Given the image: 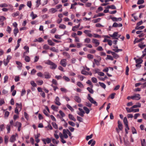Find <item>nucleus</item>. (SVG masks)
<instances>
[{
  "instance_id": "obj_1",
  "label": "nucleus",
  "mask_w": 146,
  "mask_h": 146,
  "mask_svg": "<svg viewBox=\"0 0 146 146\" xmlns=\"http://www.w3.org/2000/svg\"><path fill=\"white\" fill-rule=\"evenodd\" d=\"M45 63L46 64L51 66L50 67V68L52 69H55L57 67V66L56 64L50 60H48L47 62Z\"/></svg>"
},
{
  "instance_id": "obj_2",
  "label": "nucleus",
  "mask_w": 146,
  "mask_h": 146,
  "mask_svg": "<svg viewBox=\"0 0 146 146\" xmlns=\"http://www.w3.org/2000/svg\"><path fill=\"white\" fill-rule=\"evenodd\" d=\"M87 98L92 103L95 104L96 106H97L98 104L97 102L95 101L91 97L90 94L88 95Z\"/></svg>"
},
{
  "instance_id": "obj_3",
  "label": "nucleus",
  "mask_w": 146,
  "mask_h": 146,
  "mask_svg": "<svg viewBox=\"0 0 146 146\" xmlns=\"http://www.w3.org/2000/svg\"><path fill=\"white\" fill-rule=\"evenodd\" d=\"M60 63L62 66L66 67L67 65V60L65 58L62 59L61 60Z\"/></svg>"
},
{
  "instance_id": "obj_4",
  "label": "nucleus",
  "mask_w": 146,
  "mask_h": 146,
  "mask_svg": "<svg viewBox=\"0 0 146 146\" xmlns=\"http://www.w3.org/2000/svg\"><path fill=\"white\" fill-rule=\"evenodd\" d=\"M14 126H17V130L19 131H20L21 130V128L22 127L21 123L18 121H17L14 125Z\"/></svg>"
},
{
  "instance_id": "obj_5",
  "label": "nucleus",
  "mask_w": 146,
  "mask_h": 146,
  "mask_svg": "<svg viewBox=\"0 0 146 146\" xmlns=\"http://www.w3.org/2000/svg\"><path fill=\"white\" fill-rule=\"evenodd\" d=\"M131 99L134 100H138L140 99V95L138 94H136L131 96Z\"/></svg>"
},
{
  "instance_id": "obj_6",
  "label": "nucleus",
  "mask_w": 146,
  "mask_h": 146,
  "mask_svg": "<svg viewBox=\"0 0 146 146\" xmlns=\"http://www.w3.org/2000/svg\"><path fill=\"white\" fill-rule=\"evenodd\" d=\"M17 134L12 135L10 137L9 139V141L12 143H13L15 142L16 140V137L17 136Z\"/></svg>"
},
{
  "instance_id": "obj_7",
  "label": "nucleus",
  "mask_w": 146,
  "mask_h": 146,
  "mask_svg": "<svg viewBox=\"0 0 146 146\" xmlns=\"http://www.w3.org/2000/svg\"><path fill=\"white\" fill-rule=\"evenodd\" d=\"M60 99L58 96H56L54 102L55 104L58 106L61 105V104L60 102Z\"/></svg>"
},
{
  "instance_id": "obj_8",
  "label": "nucleus",
  "mask_w": 146,
  "mask_h": 146,
  "mask_svg": "<svg viewBox=\"0 0 146 146\" xmlns=\"http://www.w3.org/2000/svg\"><path fill=\"white\" fill-rule=\"evenodd\" d=\"M42 140L44 144L45 145L46 144V143L48 144L51 141V139L49 138H47L45 139H42Z\"/></svg>"
},
{
  "instance_id": "obj_9",
  "label": "nucleus",
  "mask_w": 146,
  "mask_h": 146,
  "mask_svg": "<svg viewBox=\"0 0 146 146\" xmlns=\"http://www.w3.org/2000/svg\"><path fill=\"white\" fill-rule=\"evenodd\" d=\"M92 42L95 44L96 47L98 46L100 44V42L99 40L96 39H93Z\"/></svg>"
},
{
  "instance_id": "obj_10",
  "label": "nucleus",
  "mask_w": 146,
  "mask_h": 146,
  "mask_svg": "<svg viewBox=\"0 0 146 146\" xmlns=\"http://www.w3.org/2000/svg\"><path fill=\"white\" fill-rule=\"evenodd\" d=\"M63 138L65 139H67L68 138V136L67 135L68 133L66 129H63Z\"/></svg>"
},
{
  "instance_id": "obj_11",
  "label": "nucleus",
  "mask_w": 146,
  "mask_h": 146,
  "mask_svg": "<svg viewBox=\"0 0 146 146\" xmlns=\"http://www.w3.org/2000/svg\"><path fill=\"white\" fill-rule=\"evenodd\" d=\"M24 49L26 50V51L24 52L23 53V56H25L26 54L27 53H28L29 52V47L27 46H25L24 47Z\"/></svg>"
},
{
  "instance_id": "obj_12",
  "label": "nucleus",
  "mask_w": 146,
  "mask_h": 146,
  "mask_svg": "<svg viewBox=\"0 0 146 146\" xmlns=\"http://www.w3.org/2000/svg\"><path fill=\"white\" fill-rule=\"evenodd\" d=\"M110 36L114 39H118V38L117 37L118 36V33L117 32H115L113 33V35H111Z\"/></svg>"
},
{
  "instance_id": "obj_13",
  "label": "nucleus",
  "mask_w": 146,
  "mask_h": 146,
  "mask_svg": "<svg viewBox=\"0 0 146 146\" xmlns=\"http://www.w3.org/2000/svg\"><path fill=\"white\" fill-rule=\"evenodd\" d=\"M74 99L76 102L78 103H80L81 101L80 98L77 96H76L74 97Z\"/></svg>"
},
{
  "instance_id": "obj_14",
  "label": "nucleus",
  "mask_w": 146,
  "mask_h": 146,
  "mask_svg": "<svg viewBox=\"0 0 146 146\" xmlns=\"http://www.w3.org/2000/svg\"><path fill=\"white\" fill-rule=\"evenodd\" d=\"M118 128L121 131L123 129L122 124L121 123V122L119 121H118Z\"/></svg>"
},
{
  "instance_id": "obj_15",
  "label": "nucleus",
  "mask_w": 146,
  "mask_h": 146,
  "mask_svg": "<svg viewBox=\"0 0 146 146\" xmlns=\"http://www.w3.org/2000/svg\"><path fill=\"white\" fill-rule=\"evenodd\" d=\"M80 26V24L79 23L77 26H74L72 27V30L74 32L77 31V29L79 28Z\"/></svg>"
},
{
  "instance_id": "obj_16",
  "label": "nucleus",
  "mask_w": 146,
  "mask_h": 146,
  "mask_svg": "<svg viewBox=\"0 0 146 146\" xmlns=\"http://www.w3.org/2000/svg\"><path fill=\"white\" fill-rule=\"evenodd\" d=\"M16 63L18 66L17 67L19 68V69L21 70L22 66V64L19 61H16Z\"/></svg>"
},
{
  "instance_id": "obj_17",
  "label": "nucleus",
  "mask_w": 146,
  "mask_h": 146,
  "mask_svg": "<svg viewBox=\"0 0 146 146\" xmlns=\"http://www.w3.org/2000/svg\"><path fill=\"white\" fill-rule=\"evenodd\" d=\"M44 76L45 78L46 79L50 78L51 77L49 73L48 72H45L44 73Z\"/></svg>"
},
{
  "instance_id": "obj_18",
  "label": "nucleus",
  "mask_w": 146,
  "mask_h": 146,
  "mask_svg": "<svg viewBox=\"0 0 146 146\" xmlns=\"http://www.w3.org/2000/svg\"><path fill=\"white\" fill-rule=\"evenodd\" d=\"M106 9H115L116 7L113 5H108L106 8Z\"/></svg>"
},
{
  "instance_id": "obj_19",
  "label": "nucleus",
  "mask_w": 146,
  "mask_h": 146,
  "mask_svg": "<svg viewBox=\"0 0 146 146\" xmlns=\"http://www.w3.org/2000/svg\"><path fill=\"white\" fill-rule=\"evenodd\" d=\"M68 117L69 118L70 120H72L74 121H76V119L74 118V117L71 114H69L68 115Z\"/></svg>"
},
{
  "instance_id": "obj_20",
  "label": "nucleus",
  "mask_w": 146,
  "mask_h": 146,
  "mask_svg": "<svg viewBox=\"0 0 146 146\" xmlns=\"http://www.w3.org/2000/svg\"><path fill=\"white\" fill-rule=\"evenodd\" d=\"M51 108L53 110L56 111H58V107L57 106H55L54 105H52L51 106Z\"/></svg>"
},
{
  "instance_id": "obj_21",
  "label": "nucleus",
  "mask_w": 146,
  "mask_h": 146,
  "mask_svg": "<svg viewBox=\"0 0 146 146\" xmlns=\"http://www.w3.org/2000/svg\"><path fill=\"white\" fill-rule=\"evenodd\" d=\"M83 109L86 113L88 114L89 113L90 110L86 106H84L83 107Z\"/></svg>"
},
{
  "instance_id": "obj_22",
  "label": "nucleus",
  "mask_w": 146,
  "mask_h": 146,
  "mask_svg": "<svg viewBox=\"0 0 146 146\" xmlns=\"http://www.w3.org/2000/svg\"><path fill=\"white\" fill-rule=\"evenodd\" d=\"M133 108H132V107H131L130 108H126V109L128 113H130L133 112Z\"/></svg>"
},
{
  "instance_id": "obj_23",
  "label": "nucleus",
  "mask_w": 146,
  "mask_h": 146,
  "mask_svg": "<svg viewBox=\"0 0 146 146\" xmlns=\"http://www.w3.org/2000/svg\"><path fill=\"white\" fill-rule=\"evenodd\" d=\"M9 5L6 3H2L0 4V7L1 8L7 7Z\"/></svg>"
},
{
  "instance_id": "obj_24",
  "label": "nucleus",
  "mask_w": 146,
  "mask_h": 146,
  "mask_svg": "<svg viewBox=\"0 0 146 146\" xmlns=\"http://www.w3.org/2000/svg\"><path fill=\"white\" fill-rule=\"evenodd\" d=\"M47 42L49 45L50 46H54V43L51 40L48 39L47 40Z\"/></svg>"
},
{
  "instance_id": "obj_25",
  "label": "nucleus",
  "mask_w": 146,
  "mask_h": 146,
  "mask_svg": "<svg viewBox=\"0 0 146 146\" xmlns=\"http://www.w3.org/2000/svg\"><path fill=\"white\" fill-rule=\"evenodd\" d=\"M25 60L27 62H29L30 60V58L27 56H26L24 57Z\"/></svg>"
},
{
  "instance_id": "obj_26",
  "label": "nucleus",
  "mask_w": 146,
  "mask_h": 146,
  "mask_svg": "<svg viewBox=\"0 0 146 146\" xmlns=\"http://www.w3.org/2000/svg\"><path fill=\"white\" fill-rule=\"evenodd\" d=\"M135 62L137 63L141 64L143 62V60L141 58L135 60Z\"/></svg>"
},
{
  "instance_id": "obj_27",
  "label": "nucleus",
  "mask_w": 146,
  "mask_h": 146,
  "mask_svg": "<svg viewBox=\"0 0 146 146\" xmlns=\"http://www.w3.org/2000/svg\"><path fill=\"white\" fill-rule=\"evenodd\" d=\"M112 55L113 56V57L116 59H117L119 57V55L114 52H112Z\"/></svg>"
},
{
  "instance_id": "obj_28",
  "label": "nucleus",
  "mask_w": 146,
  "mask_h": 146,
  "mask_svg": "<svg viewBox=\"0 0 146 146\" xmlns=\"http://www.w3.org/2000/svg\"><path fill=\"white\" fill-rule=\"evenodd\" d=\"M63 54L67 57L68 58H69L70 57V55L67 52H64L63 53Z\"/></svg>"
},
{
  "instance_id": "obj_29",
  "label": "nucleus",
  "mask_w": 146,
  "mask_h": 146,
  "mask_svg": "<svg viewBox=\"0 0 146 146\" xmlns=\"http://www.w3.org/2000/svg\"><path fill=\"white\" fill-rule=\"evenodd\" d=\"M52 140V141L54 144H58L59 143V141L58 140H56L54 138H51Z\"/></svg>"
},
{
  "instance_id": "obj_30",
  "label": "nucleus",
  "mask_w": 146,
  "mask_h": 146,
  "mask_svg": "<svg viewBox=\"0 0 146 146\" xmlns=\"http://www.w3.org/2000/svg\"><path fill=\"white\" fill-rule=\"evenodd\" d=\"M49 46L47 44H44L43 46V48L44 50H48L49 49Z\"/></svg>"
},
{
  "instance_id": "obj_31",
  "label": "nucleus",
  "mask_w": 146,
  "mask_h": 146,
  "mask_svg": "<svg viewBox=\"0 0 146 146\" xmlns=\"http://www.w3.org/2000/svg\"><path fill=\"white\" fill-rule=\"evenodd\" d=\"M31 16L32 17V19H34L37 17V15L36 14H34L33 12L31 13Z\"/></svg>"
},
{
  "instance_id": "obj_32",
  "label": "nucleus",
  "mask_w": 146,
  "mask_h": 146,
  "mask_svg": "<svg viewBox=\"0 0 146 146\" xmlns=\"http://www.w3.org/2000/svg\"><path fill=\"white\" fill-rule=\"evenodd\" d=\"M77 85L81 88H84L83 84L80 82H78L77 83Z\"/></svg>"
},
{
  "instance_id": "obj_33",
  "label": "nucleus",
  "mask_w": 146,
  "mask_h": 146,
  "mask_svg": "<svg viewBox=\"0 0 146 146\" xmlns=\"http://www.w3.org/2000/svg\"><path fill=\"white\" fill-rule=\"evenodd\" d=\"M141 106V104L139 103L137 104L133 105L132 106V108H136L137 107H140Z\"/></svg>"
},
{
  "instance_id": "obj_34",
  "label": "nucleus",
  "mask_w": 146,
  "mask_h": 146,
  "mask_svg": "<svg viewBox=\"0 0 146 146\" xmlns=\"http://www.w3.org/2000/svg\"><path fill=\"white\" fill-rule=\"evenodd\" d=\"M18 32L19 30L17 28H15L14 30V33L15 36H16L17 34L18 33Z\"/></svg>"
},
{
  "instance_id": "obj_35",
  "label": "nucleus",
  "mask_w": 146,
  "mask_h": 146,
  "mask_svg": "<svg viewBox=\"0 0 146 146\" xmlns=\"http://www.w3.org/2000/svg\"><path fill=\"white\" fill-rule=\"evenodd\" d=\"M99 84L102 87V88H104V89L106 88V86L104 83L101 82H99Z\"/></svg>"
},
{
  "instance_id": "obj_36",
  "label": "nucleus",
  "mask_w": 146,
  "mask_h": 146,
  "mask_svg": "<svg viewBox=\"0 0 146 146\" xmlns=\"http://www.w3.org/2000/svg\"><path fill=\"white\" fill-rule=\"evenodd\" d=\"M9 137L7 135H5L4 137V141L5 143H7L9 140Z\"/></svg>"
},
{
  "instance_id": "obj_37",
  "label": "nucleus",
  "mask_w": 146,
  "mask_h": 146,
  "mask_svg": "<svg viewBox=\"0 0 146 146\" xmlns=\"http://www.w3.org/2000/svg\"><path fill=\"white\" fill-rule=\"evenodd\" d=\"M10 127H11V125H10L8 124L7 125L6 128L7 130V133H9L10 132Z\"/></svg>"
},
{
  "instance_id": "obj_38",
  "label": "nucleus",
  "mask_w": 146,
  "mask_h": 146,
  "mask_svg": "<svg viewBox=\"0 0 146 146\" xmlns=\"http://www.w3.org/2000/svg\"><path fill=\"white\" fill-rule=\"evenodd\" d=\"M123 121V123H124V124H125V125H127L128 124V121H127V119L126 117H125L124 118Z\"/></svg>"
},
{
  "instance_id": "obj_39",
  "label": "nucleus",
  "mask_w": 146,
  "mask_h": 146,
  "mask_svg": "<svg viewBox=\"0 0 146 146\" xmlns=\"http://www.w3.org/2000/svg\"><path fill=\"white\" fill-rule=\"evenodd\" d=\"M59 27L61 29H64L66 28V26L63 24H60L59 25Z\"/></svg>"
},
{
  "instance_id": "obj_40",
  "label": "nucleus",
  "mask_w": 146,
  "mask_h": 146,
  "mask_svg": "<svg viewBox=\"0 0 146 146\" xmlns=\"http://www.w3.org/2000/svg\"><path fill=\"white\" fill-rule=\"evenodd\" d=\"M40 0H37L36 1V7H38L40 5Z\"/></svg>"
},
{
  "instance_id": "obj_41",
  "label": "nucleus",
  "mask_w": 146,
  "mask_h": 146,
  "mask_svg": "<svg viewBox=\"0 0 146 146\" xmlns=\"http://www.w3.org/2000/svg\"><path fill=\"white\" fill-rule=\"evenodd\" d=\"M87 57L88 58L90 59H92L94 58L93 56L90 54H88L87 55Z\"/></svg>"
},
{
  "instance_id": "obj_42",
  "label": "nucleus",
  "mask_w": 146,
  "mask_h": 146,
  "mask_svg": "<svg viewBox=\"0 0 146 146\" xmlns=\"http://www.w3.org/2000/svg\"><path fill=\"white\" fill-rule=\"evenodd\" d=\"M53 127L55 129H57L58 128V126L56 123L54 122H52L51 123Z\"/></svg>"
},
{
  "instance_id": "obj_43",
  "label": "nucleus",
  "mask_w": 146,
  "mask_h": 146,
  "mask_svg": "<svg viewBox=\"0 0 146 146\" xmlns=\"http://www.w3.org/2000/svg\"><path fill=\"white\" fill-rule=\"evenodd\" d=\"M66 106L67 107L72 111H74V109L68 104H67L66 105Z\"/></svg>"
},
{
  "instance_id": "obj_44",
  "label": "nucleus",
  "mask_w": 146,
  "mask_h": 146,
  "mask_svg": "<svg viewBox=\"0 0 146 146\" xmlns=\"http://www.w3.org/2000/svg\"><path fill=\"white\" fill-rule=\"evenodd\" d=\"M144 2V0H138L137 2V4L138 5H140L142 4Z\"/></svg>"
},
{
  "instance_id": "obj_45",
  "label": "nucleus",
  "mask_w": 146,
  "mask_h": 146,
  "mask_svg": "<svg viewBox=\"0 0 146 146\" xmlns=\"http://www.w3.org/2000/svg\"><path fill=\"white\" fill-rule=\"evenodd\" d=\"M100 20V18H98L97 19H95L93 20L92 21L93 23H96L99 22Z\"/></svg>"
},
{
  "instance_id": "obj_46",
  "label": "nucleus",
  "mask_w": 146,
  "mask_h": 146,
  "mask_svg": "<svg viewBox=\"0 0 146 146\" xmlns=\"http://www.w3.org/2000/svg\"><path fill=\"white\" fill-rule=\"evenodd\" d=\"M113 50L116 52H119L121 51L122 50L121 49H118L117 48H115L113 49Z\"/></svg>"
},
{
  "instance_id": "obj_47",
  "label": "nucleus",
  "mask_w": 146,
  "mask_h": 146,
  "mask_svg": "<svg viewBox=\"0 0 146 146\" xmlns=\"http://www.w3.org/2000/svg\"><path fill=\"white\" fill-rule=\"evenodd\" d=\"M9 112L7 111H6L5 113L4 117L5 118H7L9 116Z\"/></svg>"
},
{
  "instance_id": "obj_48",
  "label": "nucleus",
  "mask_w": 146,
  "mask_h": 146,
  "mask_svg": "<svg viewBox=\"0 0 146 146\" xmlns=\"http://www.w3.org/2000/svg\"><path fill=\"white\" fill-rule=\"evenodd\" d=\"M66 131H67V132L68 133V134L69 135V136L70 137V139H71L72 138V133L68 129H66Z\"/></svg>"
},
{
  "instance_id": "obj_49",
  "label": "nucleus",
  "mask_w": 146,
  "mask_h": 146,
  "mask_svg": "<svg viewBox=\"0 0 146 146\" xmlns=\"http://www.w3.org/2000/svg\"><path fill=\"white\" fill-rule=\"evenodd\" d=\"M31 85L34 87H35L36 86V84L35 82L34 81H31Z\"/></svg>"
},
{
  "instance_id": "obj_50",
  "label": "nucleus",
  "mask_w": 146,
  "mask_h": 146,
  "mask_svg": "<svg viewBox=\"0 0 146 146\" xmlns=\"http://www.w3.org/2000/svg\"><path fill=\"white\" fill-rule=\"evenodd\" d=\"M27 6L29 8H31L32 4L31 1H28L27 3Z\"/></svg>"
},
{
  "instance_id": "obj_51",
  "label": "nucleus",
  "mask_w": 146,
  "mask_h": 146,
  "mask_svg": "<svg viewBox=\"0 0 146 146\" xmlns=\"http://www.w3.org/2000/svg\"><path fill=\"white\" fill-rule=\"evenodd\" d=\"M87 90L88 91L91 93L93 94L94 93V91L92 89L88 87L87 88Z\"/></svg>"
},
{
  "instance_id": "obj_52",
  "label": "nucleus",
  "mask_w": 146,
  "mask_h": 146,
  "mask_svg": "<svg viewBox=\"0 0 146 146\" xmlns=\"http://www.w3.org/2000/svg\"><path fill=\"white\" fill-rule=\"evenodd\" d=\"M19 14V12L18 11H17L16 13H13L12 15V16L13 17H16V16L18 15Z\"/></svg>"
},
{
  "instance_id": "obj_53",
  "label": "nucleus",
  "mask_w": 146,
  "mask_h": 146,
  "mask_svg": "<svg viewBox=\"0 0 146 146\" xmlns=\"http://www.w3.org/2000/svg\"><path fill=\"white\" fill-rule=\"evenodd\" d=\"M92 82L94 83H96L97 82V79L95 77H92Z\"/></svg>"
},
{
  "instance_id": "obj_54",
  "label": "nucleus",
  "mask_w": 146,
  "mask_h": 146,
  "mask_svg": "<svg viewBox=\"0 0 146 146\" xmlns=\"http://www.w3.org/2000/svg\"><path fill=\"white\" fill-rule=\"evenodd\" d=\"M63 78L67 82H69L70 81V79L66 76H64L63 77Z\"/></svg>"
},
{
  "instance_id": "obj_55",
  "label": "nucleus",
  "mask_w": 146,
  "mask_h": 146,
  "mask_svg": "<svg viewBox=\"0 0 146 146\" xmlns=\"http://www.w3.org/2000/svg\"><path fill=\"white\" fill-rule=\"evenodd\" d=\"M81 73L82 74L84 75H88L89 74V73L87 72L86 71L83 70L82 71Z\"/></svg>"
},
{
  "instance_id": "obj_56",
  "label": "nucleus",
  "mask_w": 146,
  "mask_h": 146,
  "mask_svg": "<svg viewBox=\"0 0 146 146\" xmlns=\"http://www.w3.org/2000/svg\"><path fill=\"white\" fill-rule=\"evenodd\" d=\"M141 145L142 146H146V144L145 139H144L141 141Z\"/></svg>"
},
{
  "instance_id": "obj_57",
  "label": "nucleus",
  "mask_w": 146,
  "mask_h": 146,
  "mask_svg": "<svg viewBox=\"0 0 146 146\" xmlns=\"http://www.w3.org/2000/svg\"><path fill=\"white\" fill-rule=\"evenodd\" d=\"M91 41V40L90 38H86L84 40V42L87 43H89Z\"/></svg>"
},
{
  "instance_id": "obj_58",
  "label": "nucleus",
  "mask_w": 146,
  "mask_h": 146,
  "mask_svg": "<svg viewBox=\"0 0 146 146\" xmlns=\"http://www.w3.org/2000/svg\"><path fill=\"white\" fill-rule=\"evenodd\" d=\"M94 61L95 62V64L97 66H99L100 64V62L96 59H94Z\"/></svg>"
},
{
  "instance_id": "obj_59",
  "label": "nucleus",
  "mask_w": 146,
  "mask_h": 146,
  "mask_svg": "<svg viewBox=\"0 0 146 146\" xmlns=\"http://www.w3.org/2000/svg\"><path fill=\"white\" fill-rule=\"evenodd\" d=\"M132 131V133L133 134H135L137 133V131H136V129H135V128L133 127H132L131 128Z\"/></svg>"
},
{
  "instance_id": "obj_60",
  "label": "nucleus",
  "mask_w": 146,
  "mask_h": 146,
  "mask_svg": "<svg viewBox=\"0 0 146 146\" xmlns=\"http://www.w3.org/2000/svg\"><path fill=\"white\" fill-rule=\"evenodd\" d=\"M60 89L61 91L62 92L66 93L67 92V90L64 88H61Z\"/></svg>"
},
{
  "instance_id": "obj_61",
  "label": "nucleus",
  "mask_w": 146,
  "mask_h": 146,
  "mask_svg": "<svg viewBox=\"0 0 146 146\" xmlns=\"http://www.w3.org/2000/svg\"><path fill=\"white\" fill-rule=\"evenodd\" d=\"M8 76H5L4 77V83H6L7 81L8 80Z\"/></svg>"
},
{
  "instance_id": "obj_62",
  "label": "nucleus",
  "mask_w": 146,
  "mask_h": 146,
  "mask_svg": "<svg viewBox=\"0 0 146 146\" xmlns=\"http://www.w3.org/2000/svg\"><path fill=\"white\" fill-rule=\"evenodd\" d=\"M138 46L141 49H142L146 46V45L145 44L142 45L141 44H138Z\"/></svg>"
},
{
  "instance_id": "obj_63",
  "label": "nucleus",
  "mask_w": 146,
  "mask_h": 146,
  "mask_svg": "<svg viewBox=\"0 0 146 146\" xmlns=\"http://www.w3.org/2000/svg\"><path fill=\"white\" fill-rule=\"evenodd\" d=\"M106 59H108L112 60H113V58L112 56L109 55H107V58H106Z\"/></svg>"
},
{
  "instance_id": "obj_64",
  "label": "nucleus",
  "mask_w": 146,
  "mask_h": 146,
  "mask_svg": "<svg viewBox=\"0 0 146 146\" xmlns=\"http://www.w3.org/2000/svg\"><path fill=\"white\" fill-rule=\"evenodd\" d=\"M37 83L38 85H41L43 84V82L42 80H39L37 81Z\"/></svg>"
}]
</instances>
